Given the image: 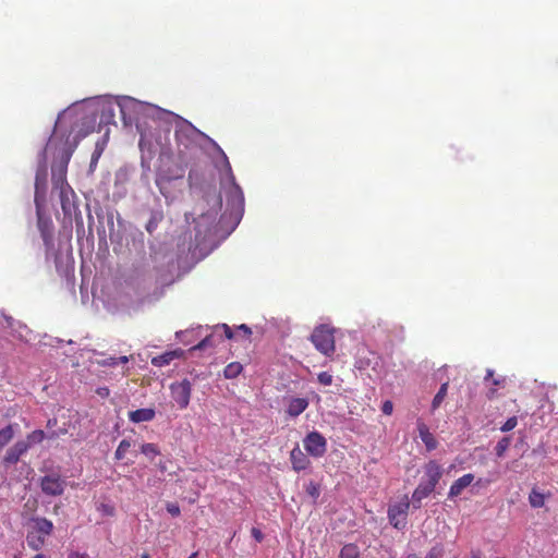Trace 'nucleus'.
<instances>
[{
    "mask_svg": "<svg viewBox=\"0 0 558 558\" xmlns=\"http://www.w3.org/2000/svg\"><path fill=\"white\" fill-rule=\"evenodd\" d=\"M53 532L52 521L36 517L31 520V529L26 535V542L29 548L33 550H39L46 543V538Z\"/></svg>",
    "mask_w": 558,
    "mask_h": 558,
    "instance_id": "1",
    "label": "nucleus"
},
{
    "mask_svg": "<svg viewBox=\"0 0 558 558\" xmlns=\"http://www.w3.org/2000/svg\"><path fill=\"white\" fill-rule=\"evenodd\" d=\"M311 341L322 354L331 356L336 351L335 328L329 325L317 326L311 335Z\"/></svg>",
    "mask_w": 558,
    "mask_h": 558,
    "instance_id": "2",
    "label": "nucleus"
},
{
    "mask_svg": "<svg viewBox=\"0 0 558 558\" xmlns=\"http://www.w3.org/2000/svg\"><path fill=\"white\" fill-rule=\"evenodd\" d=\"M304 449L313 458H322L327 451L326 438L316 430L310 432L303 439Z\"/></svg>",
    "mask_w": 558,
    "mask_h": 558,
    "instance_id": "3",
    "label": "nucleus"
},
{
    "mask_svg": "<svg viewBox=\"0 0 558 558\" xmlns=\"http://www.w3.org/2000/svg\"><path fill=\"white\" fill-rule=\"evenodd\" d=\"M170 391L172 399L181 410L189 407L192 395V384L189 379L185 378L181 381L172 383Z\"/></svg>",
    "mask_w": 558,
    "mask_h": 558,
    "instance_id": "4",
    "label": "nucleus"
},
{
    "mask_svg": "<svg viewBox=\"0 0 558 558\" xmlns=\"http://www.w3.org/2000/svg\"><path fill=\"white\" fill-rule=\"evenodd\" d=\"M409 508L410 502L408 496H404L400 502L388 508V519L393 527L400 530L405 526Z\"/></svg>",
    "mask_w": 558,
    "mask_h": 558,
    "instance_id": "5",
    "label": "nucleus"
},
{
    "mask_svg": "<svg viewBox=\"0 0 558 558\" xmlns=\"http://www.w3.org/2000/svg\"><path fill=\"white\" fill-rule=\"evenodd\" d=\"M74 148L63 150L57 165L52 166V182L54 186L66 181L68 165L71 160Z\"/></svg>",
    "mask_w": 558,
    "mask_h": 558,
    "instance_id": "6",
    "label": "nucleus"
},
{
    "mask_svg": "<svg viewBox=\"0 0 558 558\" xmlns=\"http://www.w3.org/2000/svg\"><path fill=\"white\" fill-rule=\"evenodd\" d=\"M37 227L47 252L53 247V223L49 217L37 210Z\"/></svg>",
    "mask_w": 558,
    "mask_h": 558,
    "instance_id": "7",
    "label": "nucleus"
},
{
    "mask_svg": "<svg viewBox=\"0 0 558 558\" xmlns=\"http://www.w3.org/2000/svg\"><path fill=\"white\" fill-rule=\"evenodd\" d=\"M65 482L57 474H50L41 477L40 488L48 496H60L63 494Z\"/></svg>",
    "mask_w": 558,
    "mask_h": 558,
    "instance_id": "8",
    "label": "nucleus"
},
{
    "mask_svg": "<svg viewBox=\"0 0 558 558\" xmlns=\"http://www.w3.org/2000/svg\"><path fill=\"white\" fill-rule=\"evenodd\" d=\"M442 474V466L437 461L429 460L424 465V480L422 482L435 489Z\"/></svg>",
    "mask_w": 558,
    "mask_h": 558,
    "instance_id": "9",
    "label": "nucleus"
},
{
    "mask_svg": "<svg viewBox=\"0 0 558 558\" xmlns=\"http://www.w3.org/2000/svg\"><path fill=\"white\" fill-rule=\"evenodd\" d=\"M57 189L60 190V203L62 211L65 216H71L73 210L75 209L74 203L71 201V197L74 196V192L66 181L64 183H59Z\"/></svg>",
    "mask_w": 558,
    "mask_h": 558,
    "instance_id": "10",
    "label": "nucleus"
},
{
    "mask_svg": "<svg viewBox=\"0 0 558 558\" xmlns=\"http://www.w3.org/2000/svg\"><path fill=\"white\" fill-rule=\"evenodd\" d=\"M290 461L292 469L295 472H301L306 470L311 465V460L300 449L299 445H296L290 452Z\"/></svg>",
    "mask_w": 558,
    "mask_h": 558,
    "instance_id": "11",
    "label": "nucleus"
},
{
    "mask_svg": "<svg viewBox=\"0 0 558 558\" xmlns=\"http://www.w3.org/2000/svg\"><path fill=\"white\" fill-rule=\"evenodd\" d=\"M29 444L24 440L15 442L4 456V462L8 464H15L20 458L28 450Z\"/></svg>",
    "mask_w": 558,
    "mask_h": 558,
    "instance_id": "12",
    "label": "nucleus"
},
{
    "mask_svg": "<svg viewBox=\"0 0 558 558\" xmlns=\"http://www.w3.org/2000/svg\"><path fill=\"white\" fill-rule=\"evenodd\" d=\"M474 481V475L472 473H468L456 480L448 493L449 498H456L462 494V492L472 484Z\"/></svg>",
    "mask_w": 558,
    "mask_h": 558,
    "instance_id": "13",
    "label": "nucleus"
},
{
    "mask_svg": "<svg viewBox=\"0 0 558 558\" xmlns=\"http://www.w3.org/2000/svg\"><path fill=\"white\" fill-rule=\"evenodd\" d=\"M308 404L310 402L306 398H291L286 412L289 416L296 417L307 409Z\"/></svg>",
    "mask_w": 558,
    "mask_h": 558,
    "instance_id": "14",
    "label": "nucleus"
},
{
    "mask_svg": "<svg viewBox=\"0 0 558 558\" xmlns=\"http://www.w3.org/2000/svg\"><path fill=\"white\" fill-rule=\"evenodd\" d=\"M417 430H418L420 438L424 442L427 451H432L437 448L438 442H437L436 438L434 437V435L429 432V428L427 427V425L425 423L418 422Z\"/></svg>",
    "mask_w": 558,
    "mask_h": 558,
    "instance_id": "15",
    "label": "nucleus"
},
{
    "mask_svg": "<svg viewBox=\"0 0 558 558\" xmlns=\"http://www.w3.org/2000/svg\"><path fill=\"white\" fill-rule=\"evenodd\" d=\"M435 489L427 484L421 482L412 494V502L415 509L421 508V502L428 497Z\"/></svg>",
    "mask_w": 558,
    "mask_h": 558,
    "instance_id": "16",
    "label": "nucleus"
},
{
    "mask_svg": "<svg viewBox=\"0 0 558 558\" xmlns=\"http://www.w3.org/2000/svg\"><path fill=\"white\" fill-rule=\"evenodd\" d=\"M182 352L180 350L168 351L151 359V364L157 367L169 365L174 359L180 357Z\"/></svg>",
    "mask_w": 558,
    "mask_h": 558,
    "instance_id": "17",
    "label": "nucleus"
},
{
    "mask_svg": "<svg viewBox=\"0 0 558 558\" xmlns=\"http://www.w3.org/2000/svg\"><path fill=\"white\" fill-rule=\"evenodd\" d=\"M155 417L154 409H138L129 413V418L133 423L149 422Z\"/></svg>",
    "mask_w": 558,
    "mask_h": 558,
    "instance_id": "18",
    "label": "nucleus"
},
{
    "mask_svg": "<svg viewBox=\"0 0 558 558\" xmlns=\"http://www.w3.org/2000/svg\"><path fill=\"white\" fill-rule=\"evenodd\" d=\"M215 147L217 148V150L221 155V159H222V163H223V170L226 171V173H227L231 184L233 185L234 191L242 196V193H241V190H240L239 185L235 184V178H234V174L232 172V168H231V165L229 162V159H228L227 155L225 154V151L217 144H215Z\"/></svg>",
    "mask_w": 558,
    "mask_h": 558,
    "instance_id": "19",
    "label": "nucleus"
},
{
    "mask_svg": "<svg viewBox=\"0 0 558 558\" xmlns=\"http://www.w3.org/2000/svg\"><path fill=\"white\" fill-rule=\"evenodd\" d=\"M163 219V214L160 210H154L150 213V217L145 226L146 231L149 234H153L155 230L158 228L159 223Z\"/></svg>",
    "mask_w": 558,
    "mask_h": 558,
    "instance_id": "20",
    "label": "nucleus"
},
{
    "mask_svg": "<svg viewBox=\"0 0 558 558\" xmlns=\"http://www.w3.org/2000/svg\"><path fill=\"white\" fill-rule=\"evenodd\" d=\"M242 371H243V366L241 363L231 362L225 367L223 376L227 379H234L242 373Z\"/></svg>",
    "mask_w": 558,
    "mask_h": 558,
    "instance_id": "21",
    "label": "nucleus"
},
{
    "mask_svg": "<svg viewBox=\"0 0 558 558\" xmlns=\"http://www.w3.org/2000/svg\"><path fill=\"white\" fill-rule=\"evenodd\" d=\"M529 502L532 508H542L545 505V495L537 488H532L529 495Z\"/></svg>",
    "mask_w": 558,
    "mask_h": 558,
    "instance_id": "22",
    "label": "nucleus"
},
{
    "mask_svg": "<svg viewBox=\"0 0 558 558\" xmlns=\"http://www.w3.org/2000/svg\"><path fill=\"white\" fill-rule=\"evenodd\" d=\"M360 557V549L357 545L350 543L345 544L339 554V558H359Z\"/></svg>",
    "mask_w": 558,
    "mask_h": 558,
    "instance_id": "23",
    "label": "nucleus"
},
{
    "mask_svg": "<svg viewBox=\"0 0 558 558\" xmlns=\"http://www.w3.org/2000/svg\"><path fill=\"white\" fill-rule=\"evenodd\" d=\"M448 387H449V383L448 381L444 383L440 386L438 392L435 395V397L433 399V402H432V410L433 411L438 409L440 407V404L442 403V401L445 400V398L447 396Z\"/></svg>",
    "mask_w": 558,
    "mask_h": 558,
    "instance_id": "24",
    "label": "nucleus"
},
{
    "mask_svg": "<svg viewBox=\"0 0 558 558\" xmlns=\"http://www.w3.org/2000/svg\"><path fill=\"white\" fill-rule=\"evenodd\" d=\"M14 436V429L12 425H8L0 430V449L11 441Z\"/></svg>",
    "mask_w": 558,
    "mask_h": 558,
    "instance_id": "25",
    "label": "nucleus"
},
{
    "mask_svg": "<svg viewBox=\"0 0 558 558\" xmlns=\"http://www.w3.org/2000/svg\"><path fill=\"white\" fill-rule=\"evenodd\" d=\"M141 451L143 454H145L146 457H149L151 460L156 456L160 454V450L158 449L157 445L151 444V442L143 444L141 447Z\"/></svg>",
    "mask_w": 558,
    "mask_h": 558,
    "instance_id": "26",
    "label": "nucleus"
},
{
    "mask_svg": "<svg viewBox=\"0 0 558 558\" xmlns=\"http://www.w3.org/2000/svg\"><path fill=\"white\" fill-rule=\"evenodd\" d=\"M511 442L510 437H502L495 447V452L498 458L504 457L505 452L508 450Z\"/></svg>",
    "mask_w": 558,
    "mask_h": 558,
    "instance_id": "27",
    "label": "nucleus"
},
{
    "mask_svg": "<svg viewBox=\"0 0 558 558\" xmlns=\"http://www.w3.org/2000/svg\"><path fill=\"white\" fill-rule=\"evenodd\" d=\"M130 447H131V441L128 440V439H122L120 441L116 452H114V458L117 460L124 459V457H125L126 452L129 451Z\"/></svg>",
    "mask_w": 558,
    "mask_h": 558,
    "instance_id": "28",
    "label": "nucleus"
},
{
    "mask_svg": "<svg viewBox=\"0 0 558 558\" xmlns=\"http://www.w3.org/2000/svg\"><path fill=\"white\" fill-rule=\"evenodd\" d=\"M46 179H47L46 167H43V169L38 170L36 173V181H35L36 195L38 194L39 189L46 187Z\"/></svg>",
    "mask_w": 558,
    "mask_h": 558,
    "instance_id": "29",
    "label": "nucleus"
},
{
    "mask_svg": "<svg viewBox=\"0 0 558 558\" xmlns=\"http://www.w3.org/2000/svg\"><path fill=\"white\" fill-rule=\"evenodd\" d=\"M45 437H46V434L44 430L36 429V430L32 432L31 434H28L26 442L29 444V446L32 444H39L45 439Z\"/></svg>",
    "mask_w": 558,
    "mask_h": 558,
    "instance_id": "30",
    "label": "nucleus"
},
{
    "mask_svg": "<svg viewBox=\"0 0 558 558\" xmlns=\"http://www.w3.org/2000/svg\"><path fill=\"white\" fill-rule=\"evenodd\" d=\"M0 325L3 328H10L12 330H15L16 326L19 328L24 327L21 323H16L11 316H8V315H2V319L0 320Z\"/></svg>",
    "mask_w": 558,
    "mask_h": 558,
    "instance_id": "31",
    "label": "nucleus"
},
{
    "mask_svg": "<svg viewBox=\"0 0 558 558\" xmlns=\"http://www.w3.org/2000/svg\"><path fill=\"white\" fill-rule=\"evenodd\" d=\"M493 377H494V371L487 369L486 376H485V381H489L492 379V384L496 387L505 385L506 379L504 377H500V378H493Z\"/></svg>",
    "mask_w": 558,
    "mask_h": 558,
    "instance_id": "32",
    "label": "nucleus"
},
{
    "mask_svg": "<svg viewBox=\"0 0 558 558\" xmlns=\"http://www.w3.org/2000/svg\"><path fill=\"white\" fill-rule=\"evenodd\" d=\"M317 380H318L319 384H322L324 386H329V385L332 384L333 377L328 372H320L317 375Z\"/></svg>",
    "mask_w": 558,
    "mask_h": 558,
    "instance_id": "33",
    "label": "nucleus"
},
{
    "mask_svg": "<svg viewBox=\"0 0 558 558\" xmlns=\"http://www.w3.org/2000/svg\"><path fill=\"white\" fill-rule=\"evenodd\" d=\"M518 425L517 416L509 417L504 425L500 427V430L506 433L512 430Z\"/></svg>",
    "mask_w": 558,
    "mask_h": 558,
    "instance_id": "34",
    "label": "nucleus"
},
{
    "mask_svg": "<svg viewBox=\"0 0 558 558\" xmlns=\"http://www.w3.org/2000/svg\"><path fill=\"white\" fill-rule=\"evenodd\" d=\"M209 345H211V336L205 337L201 342L194 345L192 350H203Z\"/></svg>",
    "mask_w": 558,
    "mask_h": 558,
    "instance_id": "35",
    "label": "nucleus"
},
{
    "mask_svg": "<svg viewBox=\"0 0 558 558\" xmlns=\"http://www.w3.org/2000/svg\"><path fill=\"white\" fill-rule=\"evenodd\" d=\"M167 511L172 515V517H178L180 515V507L178 504H174V502H169L167 504Z\"/></svg>",
    "mask_w": 558,
    "mask_h": 558,
    "instance_id": "36",
    "label": "nucleus"
},
{
    "mask_svg": "<svg viewBox=\"0 0 558 558\" xmlns=\"http://www.w3.org/2000/svg\"><path fill=\"white\" fill-rule=\"evenodd\" d=\"M236 331L239 333H242L246 339H250V337L252 335V329L245 324L238 326Z\"/></svg>",
    "mask_w": 558,
    "mask_h": 558,
    "instance_id": "37",
    "label": "nucleus"
},
{
    "mask_svg": "<svg viewBox=\"0 0 558 558\" xmlns=\"http://www.w3.org/2000/svg\"><path fill=\"white\" fill-rule=\"evenodd\" d=\"M184 175V169L182 167L177 168L175 172L172 174L165 175L166 180H175L181 179Z\"/></svg>",
    "mask_w": 558,
    "mask_h": 558,
    "instance_id": "38",
    "label": "nucleus"
},
{
    "mask_svg": "<svg viewBox=\"0 0 558 558\" xmlns=\"http://www.w3.org/2000/svg\"><path fill=\"white\" fill-rule=\"evenodd\" d=\"M306 492L313 498H317L319 496V489L314 483H310V485L306 487Z\"/></svg>",
    "mask_w": 558,
    "mask_h": 558,
    "instance_id": "39",
    "label": "nucleus"
},
{
    "mask_svg": "<svg viewBox=\"0 0 558 558\" xmlns=\"http://www.w3.org/2000/svg\"><path fill=\"white\" fill-rule=\"evenodd\" d=\"M381 411L386 415H391L393 411V403L390 400H386L381 405Z\"/></svg>",
    "mask_w": 558,
    "mask_h": 558,
    "instance_id": "40",
    "label": "nucleus"
},
{
    "mask_svg": "<svg viewBox=\"0 0 558 558\" xmlns=\"http://www.w3.org/2000/svg\"><path fill=\"white\" fill-rule=\"evenodd\" d=\"M251 534L252 536L255 538L256 542L260 543L263 542L264 539V534L262 533V531L257 527H253L251 530Z\"/></svg>",
    "mask_w": 558,
    "mask_h": 558,
    "instance_id": "41",
    "label": "nucleus"
},
{
    "mask_svg": "<svg viewBox=\"0 0 558 558\" xmlns=\"http://www.w3.org/2000/svg\"><path fill=\"white\" fill-rule=\"evenodd\" d=\"M65 433H66V429L61 428L59 430H52V432L48 433L47 437L49 439H56V438L60 437L61 435H64Z\"/></svg>",
    "mask_w": 558,
    "mask_h": 558,
    "instance_id": "42",
    "label": "nucleus"
},
{
    "mask_svg": "<svg viewBox=\"0 0 558 558\" xmlns=\"http://www.w3.org/2000/svg\"><path fill=\"white\" fill-rule=\"evenodd\" d=\"M221 328L223 329L225 336L228 339H233L234 338L235 333L232 331V329L227 324H222Z\"/></svg>",
    "mask_w": 558,
    "mask_h": 558,
    "instance_id": "43",
    "label": "nucleus"
},
{
    "mask_svg": "<svg viewBox=\"0 0 558 558\" xmlns=\"http://www.w3.org/2000/svg\"><path fill=\"white\" fill-rule=\"evenodd\" d=\"M101 509H102L104 513H106L108 515L114 514V508L109 505H101Z\"/></svg>",
    "mask_w": 558,
    "mask_h": 558,
    "instance_id": "44",
    "label": "nucleus"
},
{
    "mask_svg": "<svg viewBox=\"0 0 558 558\" xmlns=\"http://www.w3.org/2000/svg\"><path fill=\"white\" fill-rule=\"evenodd\" d=\"M109 389L107 387H100L97 389V393L101 397V398H106L109 396Z\"/></svg>",
    "mask_w": 558,
    "mask_h": 558,
    "instance_id": "45",
    "label": "nucleus"
},
{
    "mask_svg": "<svg viewBox=\"0 0 558 558\" xmlns=\"http://www.w3.org/2000/svg\"><path fill=\"white\" fill-rule=\"evenodd\" d=\"M487 399L493 400L497 397V390L496 388H489L486 393Z\"/></svg>",
    "mask_w": 558,
    "mask_h": 558,
    "instance_id": "46",
    "label": "nucleus"
},
{
    "mask_svg": "<svg viewBox=\"0 0 558 558\" xmlns=\"http://www.w3.org/2000/svg\"><path fill=\"white\" fill-rule=\"evenodd\" d=\"M100 155H101V150L96 149V150L93 153V156H92V162H90V165L97 163L98 158L100 157Z\"/></svg>",
    "mask_w": 558,
    "mask_h": 558,
    "instance_id": "47",
    "label": "nucleus"
},
{
    "mask_svg": "<svg viewBox=\"0 0 558 558\" xmlns=\"http://www.w3.org/2000/svg\"><path fill=\"white\" fill-rule=\"evenodd\" d=\"M68 558H87V554H81L77 551H72L69 554Z\"/></svg>",
    "mask_w": 558,
    "mask_h": 558,
    "instance_id": "48",
    "label": "nucleus"
},
{
    "mask_svg": "<svg viewBox=\"0 0 558 558\" xmlns=\"http://www.w3.org/2000/svg\"><path fill=\"white\" fill-rule=\"evenodd\" d=\"M104 365L116 366V365H118V360H117V357H109L108 360H106L104 362Z\"/></svg>",
    "mask_w": 558,
    "mask_h": 558,
    "instance_id": "49",
    "label": "nucleus"
},
{
    "mask_svg": "<svg viewBox=\"0 0 558 558\" xmlns=\"http://www.w3.org/2000/svg\"><path fill=\"white\" fill-rule=\"evenodd\" d=\"M117 360H118V364L119 363H128L129 362V357L125 356V355L117 357Z\"/></svg>",
    "mask_w": 558,
    "mask_h": 558,
    "instance_id": "50",
    "label": "nucleus"
},
{
    "mask_svg": "<svg viewBox=\"0 0 558 558\" xmlns=\"http://www.w3.org/2000/svg\"><path fill=\"white\" fill-rule=\"evenodd\" d=\"M56 424H57V420H56V418H53V420H49V421H48L47 426H48V427H51V426H53V425H56Z\"/></svg>",
    "mask_w": 558,
    "mask_h": 558,
    "instance_id": "51",
    "label": "nucleus"
},
{
    "mask_svg": "<svg viewBox=\"0 0 558 558\" xmlns=\"http://www.w3.org/2000/svg\"><path fill=\"white\" fill-rule=\"evenodd\" d=\"M197 556H198V553H197V551H195V553H192V554L189 556V558H197Z\"/></svg>",
    "mask_w": 558,
    "mask_h": 558,
    "instance_id": "52",
    "label": "nucleus"
},
{
    "mask_svg": "<svg viewBox=\"0 0 558 558\" xmlns=\"http://www.w3.org/2000/svg\"><path fill=\"white\" fill-rule=\"evenodd\" d=\"M142 558H149V555H148L147 553H144V554L142 555Z\"/></svg>",
    "mask_w": 558,
    "mask_h": 558,
    "instance_id": "53",
    "label": "nucleus"
},
{
    "mask_svg": "<svg viewBox=\"0 0 558 558\" xmlns=\"http://www.w3.org/2000/svg\"><path fill=\"white\" fill-rule=\"evenodd\" d=\"M472 558H481L478 555H473Z\"/></svg>",
    "mask_w": 558,
    "mask_h": 558,
    "instance_id": "54",
    "label": "nucleus"
}]
</instances>
